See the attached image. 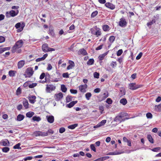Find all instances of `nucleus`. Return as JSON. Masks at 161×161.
<instances>
[{"mask_svg": "<svg viewBox=\"0 0 161 161\" xmlns=\"http://www.w3.org/2000/svg\"><path fill=\"white\" fill-rule=\"evenodd\" d=\"M78 54L79 55H82L85 56L87 55L88 53L86 51L84 48L80 49L78 52Z\"/></svg>", "mask_w": 161, "mask_h": 161, "instance_id": "12", "label": "nucleus"}, {"mask_svg": "<svg viewBox=\"0 0 161 161\" xmlns=\"http://www.w3.org/2000/svg\"><path fill=\"white\" fill-rule=\"evenodd\" d=\"M23 104L25 109H27L29 108V103L28 101L24 98L23 101Z\"/></svg>", "mask_w": 161, "mask_h": 161, "instance_id": "22", "label": "nucleus"}, {"mask_svg": "<svg viewBox=\"0 0 161 161\" xmlns=\"http://www.w3.org/2000/svg\"><path fill=\"white\" fill-rule=\"evenodd\" d=\"M37 85L36 83H32L28 86L29 88H32L36 86Z\"/></svg>", "mask_w": 161, "mask_h": 161, "instance_id": "49", "label": "nucleus"}, {"mask_svg": "<svg viewBox=\"0 0 161 161\" xmlns=\"http://www.w3.org/2000/svg\"><path fill=\"white\" fill-rule=\"evenodd\" d=\"M25 64V61L24 60H21L18 63L17 66L19 69L22 68Z\"/></svg>", "mask_w": 161, "mask_h": 161, "instance_id": "16", "label": "nucleus"}, {"mask_svg": "<svg viewBox=\"0 0 161 161\" xmlns=\"http://www.w3.org/2000/svg\"><path fill=\"white\" fill-rule=\"evenodd\" d=\"M140 87V85H136V83H131L129 85V88L133 90L137 89Z\"/></svg>", "mask_w": 161, "mask_h": 161, "instance_id": "7", "label": "nucleus"}, {"mask_svg": "<svg viewBox=\"0 0 161 161\" xmlns=\"http://www.w3.org/2000/svg\"><path fill=\"white\" fill-rule=\"evenodd\" d=\"M10 148L8 147H3L2 149V151L3 152L7 153L9 151Z\"/></svg>", "mask_w": 161, "mask_h": 161, "instance_id": "40", "label": "nucleus"}, {"mask_svg": "<svg viewBox=\"0 0 161 161\" xmlns=\"http://www.w3.org/2000/svg\"><path fill=\"white\" fill-rule=\"evenodd\" d=\"M32 120L34 121H36L37 122H38L41 120V118L39 117H37V116H34L32 118Z\"/></svg>", "mask_w": 161, "mask_h": 161, "instance_id": "38", "label": "nucleus"}, {"mask_svg": "<svg viewBox=\"0 0 161 161\" xmlns=\"http://www.w3.org/2000/svg\"><path fill=\"white\" fill-rule=\"evenodd\" d=\"M52 68V67L50 64H48L47 65V69L48 70H50Z\"/></svg>", "mask_w": 161, "mask_h": 161, "instance_id": "64", "label": "nucleus"}, {"mask_svg": "<svg viewBox=\"0 0 161 161\" xmlns=\"http://www.w3.org/2000/svg\"><path fill=\"white\" fill-rule=\"evenodd\" d=\"M26 75H25V77H30L33 74L34 71L31 68H27L25 71Z\"/></svg>", "mask_w": 161, "mask_h": 161, "instance_id": "4", "label": "nucleus"}, {"mask_svg": "<svg viewBox=\"0 0 161 161\" xmlns=\"http://www.w3.org/2000/svg\"><path fill=\"white\" fill-rule=\"evenodd\" d=\"M78 124H75L74 125H69L68 126V128L69 129H74L75 127H77L78 126Z\"/></svg>", "mask_w": 161, "mask_h": 161, "instance_id": "35", "label": "nucleus"}, {"mask_svg": "<svg viewBox=\"0 0 161 161\" xmlns=\"http://www.w3.org/2000/svg\"><path fill=\"white\" fill-rule=\"evenodd\" d=\"M21 90L20 87H19L17 90L16 92V94L17 95H19L21 94Z\"/></svg>", "mask_w": 161, "mask_h": 161, "instance_id": "46", "label": "nucleus"}, {"mask_svg": "<svg viewBox=\"0 0 161 161\" xmlns=\"http://www.w3.org/2000/svg\"><path fill=\"white\" fill-rule=\"evenodd\" d=\"M124 153L123 152H110L108 153V155H116L121 154Z\"/></svg>", "mask_w": 161, "mask_h": 161, "instance_id": "33", "label": "nucleus"}, {"mask_svg": "<svg viewBox=\"0 0 161 161\" xmlns=\"http://www.w3.org/2000/svg\"><path fill=\"white\" fill-rule=\"evenodd\" d=\"M98 11L97 10L92 12L91 14V16L93 18L96 16L98 14Z\"/></svg>", "mask_w": 161, "mask_h": 161, "instance_id": "48", "label": "nucleus"}, {"mask_svg": "<svg viewBox=\"0 0 161 161\" xmlns=\"http://www.w3.org/2000/svg\"><path fill=\"white\" fill-rule=\"evenodd\" d=\"M24 117L23 115L19 114L17 116V120L19 121H21L24 119Z\"/></svg>", "mask_w": 161, "mask_h": 161, "instance_id": "27", "label": "nucleus"}, {"mask_svg": "<svg viewBox=\"0 0 161 161\" xmlns=\"http://www.w3.org/2000/svg\"><path fill=\"white\" fill-rule=\"evenodd\" d=\"M72 97L71 96L68 95L67 96L66 98V102H69L72 100Z\"/></svg>", "mask_w": 161, "mask_h": 161, "instance_id": "34", "label": "nucleus"}, {"mask_svg": "<svg viewBox=\"0 0 161 161\" xmlns=\"http://www.w3.org/2000/svg\"><path fill=\"white\" fill-rule=\"evenodd\" d=\"M61 91L64 92H66L67 89L64 85H62L61 86Z\"/></svg>", "mask_w": 161, "mask_h": 161, "instance_id": "37", "label": "nucleus"}, {"mask_svg": "<svg viewBox=\"0 0 161 161\" xmlns=\"http://www.w3.org/2000/svg\"><path fill=\"white\" fill-rule=\"evenodd\" d=\"M117 64L116 62L113 61L111 64V66L112 68H114L116 66Z\"/></svg>", "mask_w": 161, "mask_h": 161, "instance_id": "58", "label": "nucleus"}, {"mask_svg": "<svg viewBox=\"0 0 161 161\" xmlns=\"http://www.w3.org/2000/svg\"><path fill=\"white\" fill-rule=\"evenodd\" d=\"M147 138L150 143H154L153 140L152 136L150 134L147 135Z\"/></svg>", "mask_w": 161, "mask_h": 161, "instance_id": "29", "label": "nucleus"}, {"mask_svg": "<svg viewBox=\"0 0 161 161\" xmlns=\"http://www.w3.org/2000/svg\"><path fill=\"white\" fill-rule=\"evenodd\" d=\"M127 25V22L126 21V20L124 18H121L120 19L119 22V25L121 27L125 26Z\"/></svg>", "mask_w": 161, "mask_h": 161, "instance_id": "8", "label": "nucleus"}, {"mask_svg": "<svg viewBox=\"0 0 161 161\" xmlns=\"http://www.w3.org/2000/svg\"><path fill=\"white\" fill-rule=\"evenodd\" d=\"M63 97V94L61 92L55 95V99L56 101H59Z\"/></svg>", "mask_w": 161, "mask_h": 161, "instance_id": "15", "label": "nucleus"}, {"mask_svg": "<svg viewBox=\"0 0 161 161\" xmlns=\"http://www.w3.org/2000/svg\"><path fill=\"white\" fill-rule=\"evenodd\" d=\"M146 117L147 119H151L153 117V115L150 113H147L146 115Z\"/></svg>", "mask_w": 161, "mask_h": 161, "instance_id": "47", "label": "nucleus"}, {"mask_svg": "<svg viewBox=\"0 0 161 161\" xmlns=\"http://www.w3.org/2000/svg\"><path fill=\"white\" fill-rule=\"evenodd\" d=\"M48 135L47 132H43L40 131L39 136H47Z\"/></svg>", "mask_w": 161, "mask_h": 161, "instance_id": "42", "label": "nucleus"}, {"mask_svg": "<svg viewBox=\"0 0 161 161\" xmlns=\"http://www.w3.org/2000/svg\"><path fill=\"white\" fill-rule=\"evenodd\" d=\"M142 52H140L139 53L138 55L136 57V59L137 60L139 59L142 57Z\"/></svg>", "mask_w": 161, "mask_h": 161, "instance_id": "54", "label": "nucleus"}, {"mask_svg": "<svg viewBox=\"0 0 161 161\" xmlns=\"http://www.w3.org/2000/svg\"><path fill=\"white\" fill-rule=\"evenodd\" d=\"M105 6L111 10H113L115 8V6L113 3L109 2H107L105 3Z\"/></svg>", "mask_w": 161, "mask_h": 161, "instance_id": "10", "label": "nucleus"}, {"mask_svg": "<svg viewBox=\"0 0 161 161\" xmlns=\"http://www.w3.org/2000/svg\"><path fill=\"white\" fill-rule=\"evenodd\" d=\"M108 51H107L104 54L100 55L99 56L98 58L101 62H102V60L104 59L105 57L108 54Z\"/></svg>", "mask_w": 161, "mask_h": 161, "instance_id": "18", "label": "nucleus"}, {"mask_svg": "<svg viewBox=\"0 0 161 161\" xmlns=\"http://www.w3.org/2000/svg\"><path fill=\"white\" fill-rule=\"evenodd\" d=\"M47 121L50 123H52L54 121V117L52 115L51 116H46Z\"/></svg>", "mask_w": 161, "mask_h": 161, "instance_id": "17", "label": "nucleus"}, {"mask_svg": "<svg viewBox=\"0 0 161 161\" xmlns=\"http://www.w3.org/2000/svg\"><path fill=\"white\" fill-rule=\"evenodd\" d=\"M114 40L115 37L113 36H110L108 39V40L109 41L110 43L111 44L114 42Z\"/></svg>", "mask_w": 161, "mask_h": 161, "instance_id": "36", "label": "nucleus"}, {"mask_svg": "<svg viewBox=\"0 0 161 161\" xmlns=\"http://www.w3.org/2000/svg\"><path fill=\"white\" fill-rule=\"evenodd\" d=\"M106 120L104 119L102 120V121H101L99 123L100 127L104 125L106 123Z\"/></svg>", "mask_w": 161, "mask_h": 161, "instance_id": "44", "label": "nucleus"}, {"mask_svg": "<svg viewBox=\"0 0 161 161\" xmlns=\"http://www.w3.org/2000/svg\"><path fill=\"white\" fill-rule=\"evenodd\" d=\"M65 130V129L64 127H61L59 130V132L61 133L64 132Z\"/></svg>", "mask_w": 161, "mask_h": 161, "instance_id": "60", "label": "nucleus"}, {"mask_svg": "<svg viewBox=\"0 0 161 161\" xmlns=\"http://www.w3.org/2000/svg\"><path fill=\"white\" fill-rule=\"evenodd\" d=\"M1 143L3 146H9L10 144L8 140L6 139L2 140Z\"/></svg>", "mask_w": 161, "mask_h": 161, "instance_id": "19", "label": "nucleus"}, {"mask_svg": "<svg viewBox=\"0 0 161 161\" xmlns=\"http://www.w3.org/2000/svg\"><path fill=\"white\" fill-rule=\"evenodd\" d=\"M77 102V101L71 102L69 104H68L67 106L69 108H71L73 107Z\"/></svg>", "mask_w": 161, "mask_h": 161, "instance_id": "23", "label": "nucleus"}, {"mask_svg": "<svg viewBox=\"0 0 161 161\" xmlns=\"http://www.w3.org/2000/svg\"><path fill=\"white\" fill-rule=\"evenodd\" d=\"M94 77L96 78H99V73L96 72L94 73Z\"/></svg>", "mask_w": 161, "mask_h": 161, "instance_id": "53", "label": "nucleus"}, {"mask_svg": "<svg viewBox=\"0 0 161 161\" xmlns=\"http://www.w3.org/2000/svg\"><path fill=\"white\" fill-rule=\"evenodd\" d=\"M36 98V97L35 96H31L29 97L28 98L30 102L32 104H34L35 103Z\"/></svg>", "mask_w": 161, "mask_h": 161, "instance_id": "13", "label": "nucleus"}, {"mask_svg": "<svg viewBox=\"0 0 161 161\" xmlns=\"http://www.w3.org/2000/svg\"><path fill=\"white\" fill-rule=\"evenodd\" d=\"M87 87L86 84L81 85H80L79 87L80 91L82 92H86V89Z\"/></svg>", "mask_w": 161, "mask_h": 161, "instance_id": "9", "label": "nucleus"}, {"mask_svg": "<svg viewBox=\"0 0 161 161\" xmlns=\"http://www.w3.org/2000/svg\"><path fill=\"white\" fill-rule=\"evenodd\" d=\"M18 11H17V12H16L12 10L10 11L9 13L8 12L6 13V15L7 17H9L10 16L14 17L16 16L18 14Z\"/></svg>", "mask_w": 161, "mask_h": 161, "instance_id": "6", "label": "nucleus"}, {"mask_svg": "<svg viewBox=\"0 0 161 161\" xmlns=\"http://www.w3.org/2000/svg\"><path fill=\"white\" fill-rule=\"evenodd\" d=\"M21 144L20 143H18L13 147V148L14 149H21V147H20Z\"/></svg>", "mask_w": 161, "mask_h": 161, "instance_id": "43", "label": "nucleus"}, {"mask_svg": "<svg viewBox=\"0 0 161 161\" xmlns=\"http://www.w3.org/2000/svg\"><path fill=\"white\" fill-rule=\"evenodd\" d=\"M106 102L108 104H111L112 103V101L110 98H108L106 100Z\"/></svg>", "mask_w": 161, "mask_h": 161, "instance_id": "57", "label": "nucleus"}, {"mask_svg": "<svg viewBox=\"0 0 161 161\" xmlns=\"http://www.w3.org/2000/svg\"><path fill=\"white\" fill-rule=\"evenodd\" d=\"M128 115L127 113H120L115 118L114 120V121L118 122L119 123H121L122 122H124L126 120L130 118L127 117L124 118L125 117L127 116Z\"/></svg>", "mask_w": 161, "mask_h": 161, "instance_id": "1", "label": "nucleus"}, {"mask_svg": "<svg viewBox=\"0 0 161 161\" xmlns=\"http://www.w3.org/2000/svg\"><path fill=\"white\" fill-rule=\"evenodd\" d=\"M34 114V113L33 112H29L26 114V115L27 117L30 118Z\"/></svg>", "mask_w": 161, "mask_h": 161, "instance_id": "32", "label": "nucleus"}, {"mask_svg": "<svg viewBox=\"0 0 161 161\" xmlns=\"http://www.w3.org/2000/svg\"><path fill=\"white\" fill-rule=\"evenodd\" d=\"M39 134H40V131H35L33 133V135L37 137L38 136H39Z\"/></svg>", "mask_w": 161, "mask_h": 161, "instance_id": "51", "label": "nucleus"}, {"mask_svg": "<svg viewBox=\"0 0 161 161\" xmlns=\"http://www.w3.org/2000/svg\"><path fill=\"white\" fill-rule=\"evenodd\" d=\"M62 76L64 78H68L69 77V75L67 72L63 73Z\"/></svg>", "mask_w": 161, "mask_h": 161, "instance_id": "55", "label": "nucleus"}, {"mask_svg": "<svg viewBox=\"0 0 161 161\" xmlns=\"http://www.w3.org/2000/svg\"><path fill=\"white\" fill-rule=\"evenodd\" d=\"M42 51L45 53L54 51L55 50L54 48L49 47L47 43H44L42 45Z\"/></svg>", "mask_w": 161, "mask_h": 161, "instance_id": "3", "label": "nucleus"}, {"mask_svg": "<svg viewBox=\"0 0 161 161\" xmlns=\"http://www.w3.org/2000/svg\"><path fill=\"white\" fill-rule=\"evenodd\" d=\"M155 109L157 111H161V103L158 105H155Z\"/></svg>", "mask_w": 161, "mask_h": 161, "instance_id": "41", "label": "nucleus"}, {"mask_svg": "<svg viewBox=\"0 0 161 161\" xmlns=\"http://www.w3.org/2000/svg\"><path fill=\"white\" fill-rule=\"evenodd\" d=\"M55 87L53 85H47L46 87V91L47 92H50L55 89Z\"/></svg>", "mask_w": 161, "mask_h": 161, "instance_id": "11", "label": "nucleus"}, {"mask_svg": "<svg viewBox=\"0 0 161 161\" xmlns=\"http://www.w3.org/2000/svg\"><path fill=\"white\" fill-rule=\"evenodd\" d=\"M91 32L92 34L96 36L97 37L100 36L102 34L99 28H97L96 31L94 30H91Z\"/></svg>", "mask_w": 161, "mask_h": 161, "instance_id": "5", "label": "nucleus"}, {"mask_svg": "<svg viewBox=\"0 0 161 161\" xmlns=\"http://www.w3.org/2000/svg\"><path fill=\"white\" fill-rule=\"evenodd\" d=\"M92 95V94L90 92H87L85 94V97L87 100H89Z\"/></svg>", "mask_w": 161, "mask_h": 161, "instance_id": "39", "label": "nucleus"}, {"mask_svg": "<svg viewBox=\"0 0 161 161\" xmlns=\"http://www.w3.org/2000/svg\"><path fill=\"white\" fill-rule=\"evenodd\" d=\"M5 41V38L4 37L0 36V43L4 42Z\"/></svg>", "mask_w": 161, "mask_h": 161, "instance_id": "61", "label": "nucleus"}, {"mask_svg": "<svg viewBox=\"0 0 161 161\" xmlns=\"http://www.w3.org/2000/svg\"><path fill=\"white\" fill-rule=\"evenodd\" d=\"M108 96V91L106 92L102 95L100 96L101 101L105 100Z\"/></svg>", "mask_w": 161, "mask_h": 161, "instance_id": "14", "label": "nucleus"}, {"mask_svg": "<svg viewBox=\"0 0 161 161\" xmlns=\"http://www.w3.org/2000/svg\"><path fill=\"white\" fill-rule=\"evenodd\" d=\"M16 73V71L10 70L8 72V75L10 77H14L15 76Z\"/></svg>", "mask_w": 161, "mask_h": 161, "instance_id": "24", "label": "nucleus"}, {"mask_svg": "<svg viewBox=\"0 0 161 161\" xmlns=\"http://www.w3.org/2000/svg\"><path fill=\"white\" fill-rule=\"evenodd\" d=\"M125 90L124 88L122 87L120 89V92L119 93V96L121 97L125 95Z\"/></svg>", "mask_w": 161, "mask_h": 161, "instance_id": "21", "label": "nucleus"}, {"mask_svg": "<svg viewBox=\"0 0 161 161\" xmlns=\"http://www.w3.org/2000/svg\"><path fill=\"white\" fill-rule=\"evenodd\" d=\"M123 53V50L122 49L119 50L117 52V55L118 56L121 55Z\"/></svg>", "mask_w": 161, "mask_h": 161, "instance_id": "52", "label": "nucleus"}, {"mask_svg": "<svg viewBox=\"0 0 161 161\" xmlns=\"http://www.w3.org/2000/svg\"><path fill=\"white\" fill-rule=\"evenodd\" d=\"M23 42L22 40H21L17 41L13 47L12 51L13 53H15L17 52L18 53H19L21 52V50L20 49L17 51V49L21 48L23 45Z\"/></svg>", "mask_w": 161, "mask_h": 161, "instance_id": "2", "label": "nucleus"}, {"mask_svg": "<svg viewBox=\"0 0 161 161\" xmlns=\"http://www.w3.org/2000/svg\"><path fill=\"white\" fill-rule=\"evenodd\" d=\"M70 91L71 93H72L73 94H76L77 92V90H74V89H71L70 90Z\"/></svg>", "mask_w": 161, "mask_h": 161, "instance_id": "59", "label": "nucleus"}, {"mask_svg": "<svg viewBox=\"0 0 161 161\" xmlns=\"http://www.w3.org/2000/svg\"><path fill=\"white\" fill-rule=\"evenodd\" d=\"M160 147H156L152 149V150L154 152H157L158 150H159L160 149Z\"/></svg>", "mask_w": 161, "mask_h": 161, "instance_id": "63", "label": "nucleus"}, {"mask_svg": "<svg viewBox=\"0 0 161 161\" xmlns=\"http://www.w3.org/2000/svg\"><path fill=\"white\" fill-rule=\"evenodd\" d=\"M127 102L126 99L125 98H122L120 99V103L124 105H126Z\"/></svg>", "mask_w": 161, "mask_h": 161, "instance_id": "30", "label": "nucleus"}, {"mask_svg": "<svg viewBox=\"0 0 161 161\" xmlns=\"http://www.w3.org/2000/svg\"><path fill=\"white\" fill-rule=\"evenodd\" d=\"M47 54L45 53L43 56L42 57L40 58H38L36 59V62H38L41 61H43L45 59V58L47 57Z\"/></svg>", "mask_w": 161, "mask_h": 161, "instance_id": "20", "label": "nucleus"}, {"mask_svg": "<svg viewBox=\"0 0 161 161\" xmlns=\"http://www.w3.org/2000/svg\"><path fill=\"white\" fill-rule=\"evenodd\" d=\"M25 26V23L24 22H23L22 23L21 27L19 29H18L16 31L17 32L19 33L20 32H21L22 31Z\"/></svg>", "mask_w": 161, "mask_h": 161, "instance_id": "28", "label": "nucleus"}, {"mask_svg": "<svg viewBox=\"0 0 161 161\" xmlns=\"http://www.w3.org/2000/svg\"><path fill=\"white\" fill-rule=\"evenodd\" d=\"M90 147L92 150H93L95 152L96 151V148L94 144H91L90 146Z\"/></svg>", "mask_w": 161, "mask_h": 161, "instance_id": "50", "label": "nucleus"}, {"mask_svg": "<svg viewBox=\"0 0 161 161\" xmlns=\"http://www.w3.org/2000/svg\"><path fill=\"white\" fill-rule=\"evenodd\" d=\"M103 46V44L100 45V46H99L97 47L96 48L95 50H101Z\"/></svg>", "mask_w": 161, "mask_h": 161, "instance_id": "62", "label": "nucleus"}, {"mask_svg": "<svg viewBox=\"0 0 161 161\" xmlns=\"http://www.w3.org/2000/svg\"><path fill=\"white\" fill-rule=\"evenodd\" d=\"M102 29L104 31H107L109 30V27L107 25H104L102 26Z\"/></svg>", "mask_w": 161, "mask_h": 161, "instance_id": "26", "label": "nucleus"}, {"mask_svg": "<svg viewBox=\"0 0 161 161\" xmlns=\"http://www.w3.org/2000/svg\"><path fill=\"white\" fill-rule=\"evenodd\" d=\"M48 34L52 36H54L55 34L54 31V30L53 28H50L49 30Z\"/></svg>", "mask_w": 161, "mask_h": 161, "instance_id": "25", "label": "nucleus"}, {"mask_svg": "<svg viewBox=\"0 0 161 161\" xmlns=\"http://www.w3.org/2000/svg\"><path fill=\"white\" fill-rule=\"evenodd\" d=\"M21 25L20 23H17L15 25V27L16 29H19L20 28V26L21 27Z\"/></svg>", "mask_w": 161, "mask_h": 161, "instance_id": "56", "label": "nucleus"}, {"mask_svg": "<svg viewBox=\"0 0 161 161\" xmlns=\"http://www.w3.org/2000/svg\"><path fill=\"white\" fill-rule=\"evenodd\" d=\"M106 120L104 119L102 120V121H101L99 123L100 127L104 125L106 123Z\"/></svg>", "mask_w": 161, "mask_h": 161, "instance_id": "45", "label": "nucleus"}, {"mask_svg": "<svg viewBox=\"0 0 161 161\" xmlns=\"http://www.w3.org/2000/svg\"><path fill=\"white\" fill-rule=\"evenodd\" d=\"M94 59L93 58L89 59L87 62V64L88 65H92L94 63Z\"/></svg>", "mask_w": 161, "mask_h": 161, "instance_id": "31", "label": "nucleus"}]
</instances>
